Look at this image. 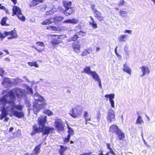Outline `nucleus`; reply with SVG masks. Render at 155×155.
I'll return each mask as SVG.
<instances>
[{"label":"nucleus","instance_id":"16","mask_svg":"<svg viewBox=\"0 0 155 155\" xmlns=\"http://www.w3.org/2000/svg\"><path fill=\"white\" fill-rule=\"evenodd\" d=\"M70 114L72 117L76 118L78 115H80V112L79 111H77L74 108H73L72 111L70 112Z\"/></svg>","mask_w":155,"mask_h":155},{"label":"nucleus","instance_id":"8","mask_svg":"<svg viewBox=\"0 0 155 155\" xmlns=\"http://www.w3.org/2000/svg\"><path fill=\"white\" fill-rule=\"evenodd\" d=\"M54 129L52 127H50L48 126H43L42 127H39L40 132H42L44 135H46L47 136Z\"/></svg>","mask_w":155,"mask_h":155},{"label":"nucleus","instance_id":"46","mask_svg":"<svg viewBox=\"0 0 155 155\" xmlns=\"http://www.w3.org/2000/svg\"><path fill=\"white\" fill-rule=\"evenodd\" d=\"M70 136L69 135H68L67 137L65 138L64 140V143H66L68 142L70 139Z\"/></svg>","mask_w":155,"mask_h":155},{"label":"nucleus","instance_id":"53","mask_svg":"<svg viewBox=\"0 0 155 155\" xmlns=\"http://www.w3.org/2000/svg\"><path fill=\"white\" fill-rule=\"evenodd\" d=\"M111 106L112 108H114L115 107L114 106V101H110Z\"/></svg>","mask_w":155,"mask_h":155},{"label":"nucleus","instance_id":"1","mask_svg":"<svg viewBox=\"0 0 155 155\" xmlns=\"http://www.w3.org/2000/svg\"><path fill=\"white\" fill-rule=\"evenodd\" d=\"M34 98L35 101L33 105V110L34 113L36 114L41 109L46 107L47 103L43 97L38 93L35 94Z\"/></svg>","mask_w":155,"mask_h":155},{"label":"nucleus","instance_id":"42","mask_svg":"<svg viewBox=\"0 0 155 155\" xmlns=\"http://www.w3.org/2000/svg\"><path fill=\"white\" fill-rule=\"evenodd\" d=\"M123 71L127 73L130 75H131V71L130 68H123Z\"/></svg>","mask_w":155,"mask_h":155},{"label":"nucleus","instance_id":"57","mask_svg":"<svg viewBox=\"0 0 155 155\" xmlns=\"http://www.w3.org/2000/svg\"><path fill=\"white\" fill-rule=\"evenodd\" d=\"M46 6L45 5H44L41 6V7L40 9V10L41 11H43L46 9Z\"/></svg>","mask_w":155,"mask_h":155},{"label":"nucleus","instance_id":"2","mask_svg":"<svg viewBox=\"0 0 155 155\" xmlns=\"http://www.w3.org/2000/svg\"><path fill=\"white\" fill-rule=\"evenodd\" d=\"M15 95H16L19 98H21L25 97L26 95L25 92V90L19 88H15L8 91L7 94L4 95V97H5L7 99H12L14 97L15 100Z\"/></svg>","mask_w":155,"mask_h":155},{"label":"nucleus","instance_id":"26","mask_svg":"<svg viewBox=\"0 0 155 155\" xmlns=\"http://www.w3.org/2000/svg\"><path fill=\"white\" fill-rule=\"evenodd\" d=\"M141 71L142 74L140 75L141 77L149 74L150 73V71L149 68H141Z\"/></svg>","mask_w":155,"mask_h":155},{"label":"nucleus","instance_id":"34","mask_svg":"<svg viewBox=\"0 0 155 155\" xmlns=\"http://www.w3.org/2000/svg\"><path fill=\"white\" fill-rule=\"evenodd\" d=\"M17 16L19 20L22 21H25V18L21 13V12L18 14Z\"/></svg>","mask_w":155,"mask_h":155},{"label":"nucleus","instance_id":"48","mask_svg":"<svg viewBox=\"0 0 155 155\" xmlns=\"http://www.w3.org/2000/svg\"><path fill=\"white\" fill-rule=\"evenodd\" d=\"M5 73L4 71L2 69V68H0V75L2 77Z\"/></svg>","mask_w":155,"mask_h":155},{"label":"nucleus","instance_id":"14","mask_svg":"<svg viewBox=\"0 0 155 155\" xmlns=\"http://www.w3.org/2000/svg\"><path fill=\"white\" fill-rule=\"evenodd\" d=\"M120 130L117 125L113 124L110 126L109 131L110 132L117 134V131H119Z\"/></svg>","mask_w":155,"mask_h":155},{"label":"nucleus","instance_id":"25","mask_svg":"<svg viewBox=\"0 0 155 155\" xmlns=\"http://www.w3.org/2000/svg\"><path fill=\"white\" fill-rule=\"evenodd\" d=\"M53 19L52 18H51L49 19H47L41 23L42 25H49L52 23H53Z\"/></svg>","mask_w":155,"mask_h":155},{"label":"nucleus","instance_id":"41","mask_svg":"<svg viewBox=\"0 0 155 155\" xmlns=\"http://www.w3.org/2000/svg\"><path fill=\"white\" fill-rule=\"evenodd\" d=\"M10 82L11 81L8 78H4L3 81L2 83V84L5 83H10Z\"/></svg>","mask_w":155,"mask_h":155},{"label":"nucleus","instance_id":"30","mask_svg":"<svg viewBox=\"0 0 155 155\" xmlns=\"http://www.w3.org/2000/svg\"><path fill=\"white\" fill-rule=\"evenodd\" d=\"M63 4L64 6L66 9L71 7V1L68 2L66 1H64L63 2Z\"/></svg>","mask_w":155,"mask_h":155},{"label":"nucleus","instance_id":"10","mask_svg":"<svg viewBox=\"0 0 155 155\" xmlns=\"http://www.w3.org/2000/svg\"><path fill=\"white\" fill-rule=\"evenodd\" d=\"M55 127L58 130L61 131L64 130V126L63 124L62 121L61 120H58L54 122Z\"/></svg>","mask_w":155,"mask_h":155},{"label":"nucleus","instance_id":"60","mask_svg":"<svg viewBox=\"0 0 155 155\" xmlns=\"http://www.w3.org/2000/svg\"><path fill=\"white\" fill-rule=\"evenodd\" d=\"M117 47L115 49V52L116 54V55L118 56V57H120V56L119 55V54L117 53Z\"/></svg>","mask_w":155,"mask_h":155},{"label":"nucleus","instance_id":"13","mask_svg":"<svg viewBox=\"0 0 155 155\" xmlns=\"http://www.w3.org/2000/svg\"><path fill=\"white\" fill-rule=\"evenodd\" d=\"M74 12V7H71L70 8H66L65 10L63 11L64 14L67 16L71 15Z\"/></svg>","mask_w":155,"mask_h":155},{"label":"nucleus","instance_id":"39","mask_svg":"<svg viewBox=\"0 0 155 155\" xmlns=\"http://www.w3.org/2000/svg\"><path fill=\"white\" fill-rule=\"evenodd\" d=\"M28 65L31 66H34L35 67H38V64H37L36 62H28Z\"/></svg>","mask_w":155,"mask_h":155},{"label":"nucleus","instance_id":"33","mask_svg":"<svg viewBox=\"0 0 155 155\" xmlns=\"http://www.w3.org/2000/svg\"><path fill=\"white\" fill-rule=\"evenodd\" d=\"M41 144H40L36 146L33 151L34 153L35 154H38L40 152Z\"/></svg>","mask_w":155,"mask_h":155},{"label":"nucleus","instance_id":"17","mask_svg":"<svg viewBox=\"0 0 155 155\" xmlns=\"http://www.w3.org/2000/svg\"><path fill=\"white\" fill-rule=\"evenodd\" d=\"M80 44L79 42L74 43L73 45V48L74 51L77 53H79L80 52Z\"/></svg>","mask_w":155,"mask_h":155},{"label":"nucleus","instance_id":"11","mask_svg":"<svg viewBox=\"0 0 155 155\" xmlns=\"http://www.w3.org/2000/svg\"><path fill=\"white\" fill-rule=\"evenodd\" d=\"M47 116H41L38 118V123L39 125V127H42L44 126L46 121Z\"/></svg>","mask_w":155,"mask_h":155},{"label":"nucleus","instance_id":"40","mask_svg":"<svg viewBox=\"0 0 155 155\" xmlns=\"http://www.w3.org/2000/svg\"><path fill=\"white\" fill-rule=\"evenodd\" d=\"M47 29H51V30H52L54 31H56L57 30V28L55 26H49L47 27Z\"/></svg>","mask_w":155,"mask_h":155},{"label":"nucleus","instance_id":"44","mask_svg":"<svg viewBox=\"0 0 155 155\" xmlns=\"http://www.w3.org/2000/svg\"><path fill=\"white\" fill-rule=\"evenodd\" d=\"M78 35H79L80 36H83L85 35L86 33L85 32H83L82 31H80L78 32L77 33Z\"/></svg>","mask_w":155,"mask_h":155},{"label":"nucleus","instance_id":"64","mask_svg":"<svg viewBox=\"0 0 155 155\" xmlns=\"http://www.w3.org/2000/svg\"><path fill=\"white\" fill-rule=\"evenodd\" d=\"M128 64L127 63H125L124 65V68H128Z\"/></svg>","mask_w":155,"mask_h":155},{"label":"nucleus","instance_id":"15","mask_svg":"<svg viewBox=\"0 0 155 155\" xmlns=\"http://www.w3.org/2000/svg\"><path fill=\"white\" fill-rule=\"evenodd\" d=\"M94 16L97 18L98 20L102 21L104 19V17L102 16L101 13L96 9H94Z\"/></svg>","mask_w":155,"mask_h":155},{"label":"nucleus","instance_id":"49","mask_svg":"<svg viewBox=\"0 0 155 155\" xmlns=\"http://www.w3.org/2000/svg\"><path fill=\"white\" fill-rule=\"evenodd\" d=\"M88 54V53L85 50L82 52L81 54V55L82 56H84L87 55Z\"/></svg>","mask_w":155,"mask_h":155},{"label":"nucleus","instance_id":"37","mask_svg":"<svg viewBox=\"0 0 155 155\" xmlns=\"http://www.w3.org/2000/svg\"><path fill=\"white\" fill-rule=\"evenodd\" d=\"M68 135H69L71 136V135H72L74 134V130L68 125Z\"/></svg>","mask_w":155,"mask_h":155},{"label":"nucleus","instance_id":"28","mask_svg":"<svg viewBox=\"0 0 155 155\" xmlns=\"http://www.w3.org/2000/svg\"><path fill=\"white\" fill-rule=\"evenodd\" d=\"M60 149L59 150L60 154V155H64V152L68 149V148L63 145H60Z\"/></svg>","mask_w":155,"mask_h":155},{"label":"nucleus","instance_id":"62","mask_svg":"<svg viewBox=\"0 0 155 155\" xmlns=\"http://www.w3.org/2000/svg\"><path fill=\"white\" fill-rule=\"evenodd\" d=\"M110 153L113 155H116L112 149H110Z\"/></svg>","mask_w":155,"mask_h":155},{"label":"nucleus","instance_id":"9","mask_svg":"<svg viewBox=\"0 0 155 155\" xmlns=\"http://www.w3.org/2000/svg\"><path fill=\"white\" fill-rule=\"evenodd\" d=\"M115 114L114 111L110 109L109 110L107 116V120L109 123H111L115 120Z\"/></svg>","mask_w":155,"mask_h":155},{"label":"nucleus","instance_id":"35","mask_svg":"<svg viewBox=\"0 0 155 155\" xmlns=\"http://www.w3.org/2000/svg\"><path fill=\"white\" fill-rule=\"evenodd\" d=\"M78 37H79L78 36V35L76 33L74 35L72 36L71 38L69 39L68 40V42H70L71 41H75L76 40H77L78 38Z\"/></svg>","mask_w":155,"mask_h":155},{"label":"nucleus","instance_id":"5","mask_svg":"<svg viewBox=\"0 0 155 155\" xmlns=\"http://www.w3.org/2000/svg\"><path fill=\"white\" fill-rule=\"evenodd\" d=\"M82 72H84L91 76L92 78L96 81L100 79L99 75L97 72L95 71H92L91 70V68H84Z\"/></svg>","mask_w":155,"mask_h":155},{"label":"nucleus","instance_id":"50","mask_svg":"<svg viewBox=\"0 0 155 155\" xmlns=\"http://www.w3.org/2000/svg\"><path fill=\"white\" fill-rule=\"evenodd\" d=\"M25 105H26V107H27L29 108L30 107L31 104H30V102L29 101H26L25 102Z\"/></svg>","mask_w":155,"mask_h":155},{"label":"nucleus","instance_id":"32","mask_svg":"<svg viewBox=\"0 0 155 155\" xmlns=\"http://www.w3.org/2000/svg\"><path fill=\"white\" fill-rule=\"evenodd\" d=\"M119 14L122 18H124L127 17V12L120 10L119 12Z\"/></svg>","mask_w":155,"mask_h":155},{"label":"nucleus","instance_id":"12","mask_svg":"<svg viewBox=\"0 0 155 155\" xmlns=\"http://www.w3.org/2000/svg\"><path fill=\"white\" fill-rule=\"evenodd\" d=\"M11 113L14 116L18 118H21L24 117V114L23 111H18L16 110H11Z\"/></svg>","mask_w":155,"mask_h":155},{"label":"nucleus","instance_id":"21","mask_svg":"<svg viewBox=\"0 0 155 155\" xmlns=\"http://www.w3.org/2000/svg\"><path fill=\"white\" fill-rule=\"evenodd\" d=\"M78 21V20L77 19L72 18L71 19H68L65 20L64 21H63V23H67L75 24H77Z\"/></svg>","mask_w":155,"mask_h":155},{"label":"nucleus","instance_id":"59","mask_svg":"<svg viewBox=\"0 0 155 155\" xmlns=\"http://www.w3.org/2000/svg\"><path fill=\"white\" fill-rule=\"evenodd\" d=\"M97 82L98 83L99 87L100 88H101L102 87V85H101V79L98 81Z\"/></svg>","mask_w":155,"mask_h":155},{"label":"nucleus","instance_id":"51","mask_svg":"<svg viewBox=\"0 0 155 155\" xmlns=\"http://www.w3.org/2000/svg\"><path fill=\"white\" fill-rule=\"evenodd\" d=\"M124 32L125 33H127L129 34H131L132 33V31L131 30H126L124 31Z\"/></svg>","mask_w":155,"mask_h":155},{"label":"nucleus","instance_id":"22","mask_svg":"<svg viewBox=\"0 0 155 155\" xmlns=\"http://www.w3.org/2000/svg\"><path fill=\"white\" fill-rule=\"evenodd\" d=\"M128 37L127 35H121L118 37V40L120 42H125L127 41Z\"/></svg>","mask_w":155,"mask_h":155},{"label":"nucleus","instance_id":"38","mask_svg":"<svg viewBox=\"0 0 155 155\" xmlns=\"http://www.w3.org/2000/svg\"><path fill=\"white\" fill-rule=\"evenodd\" d=\"M44 113L49 116H51L53 113L51 111L48 109H46L44 110Z\"/></svg>","mask_w":155,"mask_h":155},{"label":"nucleus","instance_id":"61","mask_svg":"<svg viewBox=\"0 0 155 155\" xmlns=\"http://www.w3.org/2000/svg\"><path fill=\"white\" fill-rule=\"evenodd\" d=\"M100 153L99 154V155H109V152H107L105 155H104L103 153V152L101 151H100Z\"/></svg>","mask_w":155,"mask_h":155},{"label":"nucleus","instance_id":"7","mask_svg":"<svg viewBox=\"0 0 155 155\" xmlns=\"http://www.w3.org/2000/svg\"><path fill=\"white\" fill-rule=\"evenodd\" d=\"M8 35H10V37H8V39H12L18 37V35L15 30L11 31H5L4 34L0 33V37L2 39L4 38L6 36Z\"/></svg>","mask_w":155,"mask_h":155},{"label":"nucleus","instance_id":"4","mask_svg":"<svg viewBox=\"0 0 155 155\" xmlns=\"http://www.w3.org/2000/svg\"><path fill=\"white\" fill-rule=\"evenodd\" d=\"M5 97L3 96L0 99V104L3 106V109L2 111V114L0 117V119L2 120L3 118L6 117L8 113L11 112V111L8 110L7 107L6 108L5 105L7 103V99Z\"/></svg>","mask_w":155,"mask_h":155},{"label":"nucleus","instance_id":"3","mask_svg":"<svg viewBox=\"0 0 155 155\" xmlns=\"http://www.w3.org/2000/svg\"><path fill=\"white\" fill-rule=\"evenodd\" d=\"M12 99H8L7 100V103L6 104L5 106L8 108V110H9L11 111L15 110V109L19 111H23L22 109L23 108V106L21 104L15 105V103L14 97Z\"/></svg>","mask_w":155,"mask_h":155},{"label":"nucleus","instance_id":"63","mask_svg":"<svg viewBox=\"0 0 155 155\" xmlns=\"http://www.w3.org/2000/svg\"><path fill=\"white\" fill-rule=\"evenodd\" d=\"M5 8V7L4 6L2 5L1 4H0V9L4 10Z\"/></svg>","mask_w":155,"mask_h":155},{"label":"nucleus","instance_id":"55","mask_svg":"<svg viewBox=\"0 0 155 155\" xmlns=\"http://www.w3.org/2000/svg\"><path fill=\"white\" fill-rule=\"evenodd\" d=\"M76 110V111H79L80 112V115L81 114V110L80 109V108L79 106H77L76 107H75L74 108Z\"/></svg>","mask_w":155,"mask_h":155},{"label":"nucleus","instance_id":"19","mask_svg":"<svg viewBox=\"0 0 155 155\" xmlns=\"http://www.w3.org/2000/svg\"><path fill=\"white\" fill-rule=\"evenodd\" d=\"M12 11L13 12V14L12 15V16H14V15H17L19 13L21 12V10L20 8L16 6H13Z\"/></svg>","mask_w":155,"mask_h":155},{"label":"nucleus","instance_id":"27","mask_svg":"<svg viewBox=\"0 0 155 155\" xmlns=\"http://www.w3.org/2000/svg\"><path fill=\"white\" fill-rule=\"evenodd\" d=\"M90 17L91 20V21L89 22L90 24L94 28H96L97 27L96 22L94 21L92 16H90Z\"/></svg>","mask_w":155,"mask_h":155},{"label":"nucleus","instance_id":"47","mask_svg":"<svg viewBox=\"0 0 155 155\" xmlns=\"http://www.w3.org/2000/svg\"><path fill=\"white\" fill-rule=\"evenodd\" d=\"M125 57L126 59L129 58V55L130 54V53L129 50L124 51Z\"/></svg>","mask_w":155,"mask_h":155},{"label":"nucleus","instance_id":"52","mask_svg":"<svg viewBox=\"0 0 155 155\" xmlns=\"http://www.w3.org/2000/svg\"><path fill=\"white\" fill-rule=\"evenodd\" d=\"M27 90L29 92H30V93L31 94H33V90L30 87L28 86L27 87Z\"/></svg>","mask_w":155,"mask_h":155},{"label":"nucleus","instance_id":"31","mask_svg":"<svg viewBox=\"0 0 155 155\" xmlns=\"http://www.w3.org/2000/svg\"><path fill=\"white\" fill-rule=\"evenodd\" d=\"M143 123V121L142 120V117L141 116L139 115L136 120V124L141 125Z\"/></svg>","mask_w":155,"mask_h":155},{"label":"nucleus","instance_id":"18","mask_svg":"<svg viewBox=\"0 0 155 155\" xmlns=\"http://www.w3.org/2000/svg\"><path fill=\"white\" fill-rule=\"evenodd\" d=\"M52 18L53 19V23L58 25H61L60 22L64 19V17L59 16Z\"/></svg>","mask_w":155,"mask_h":155},{"label":"nucleus","instance_id":"43","mask_svg":"<svg viewBox=\"0 0 155 155\" xmlns=\"http://www.w3.org/2000/svg\"><path fill=\"white\" fill-rule=\"evenodd\" d=\"M37 46L44 48L45 46L44 43L42 42H37L36 43Z\"/></svg>","mask_w":155,"mask_h":155},{"label":"nucleus","instance_id":"29","mask_svg":"<svg viewBox=\"0 0 155 155\" xmlns=\"http://www.w3.org/2000/svg\"><path fill=\"white\" fill-rule=\"evenodd\" d=\"M115 95L114 94H106L104 96V97L107 98H107H109V101H113V99L114 98Z\"/></svg>","mask_w":155,"mask_h":155},{"label":"nucleus","instance_id":"23","mask_svg":"<svg viewBox=\"0 0 155 155\" xmlns=\"http://www.w3.org/2000/svg\"><path fill=\"white\" fill-rule=\"evenodd\" d=\"M116 134L120 140H123L125 137V136L124 134L120 130H119V131H118Z\"/></svg>","mask_w":155,"mask_h":155},{"label":"nucleus","instance_id":"36","mask_svg":"<svg viewBox=\"0 0 155 155\" xmlns=\"http://www.w3.org/2000/svg\"><path fill=\"white\" fill-rule=\"evenodd\" d=\"M7 19V18L6 17H4L2 18L1 22V24L2 25L4 26L5 25L6 26L8 25V24H7L5 23Z\"/></svg>","mask_w":155,"mask_h":155},{"label":"nucleus","instance_id":"54","mask_svg":"<svg viewBox=\"0 0 155 155\" xmlns=\"http://www.w3.org/2000/svg\"><path fill=\"white\" fill-rule=\"evenodd\" d=\"M85 50L88 54L91 53L92 52V49L91 48H87Z\"/></svg>","mask_w":155,"mask_h":155},{"label":"nucleus","instance_id":"24","mask_svg":"<svg viewBox=\"0 0 155 155\" xmlns=\"http://www.w3.org/2000/svg\"><path fill=\"white\" fill-rule=\"evenodd\" d=\"M40 131L39 127V128L36 124L34 125L33 127V132L31 133V135L33 136Z\"/></svg>","mask_w":155,"mask_h":155},{"label":"nucleus","instance_id":"56","mask_svg":"<svg viewBox=\"0 0 155 155\" xmlns=\"http://www.w3.org/2000/svg\"><path fill=\"white\" fill-rule=\"evenodd\" d=\"M125 3V2L124 0H120L118 3V5H124Z\"/></svg>","mask_w":155,"mask_h":155},{"label":"nucleus","instance_id":"58","mask_svg":"<svg viewBox=\"0 0 155 155\" xmlns=\"http://www.w3.org/2000/svg\"><path fill=\"white\" fill-rule=\"evenodd\" d=\"M88 114L87 112L86 111H85L84 113V118H85L86 117H87L88 116Z\"/></svg>","mask_w":155,"mask_h":155},{"label":"nucleus","instance_id":"45","mask_svg":"<svg viewBox=\"0 0 155 155\" xmlns=\"http://www.w3.org/2000/svg\"><path fill=\"white\" fill-rule=\"evenodd\" d=\"M101 114L99 112L97 113L96 116V119L98 120V122H99L100 119Z\"/></svg>","mask_w":155,"mask_h":155},{"label":"nucleus","instance_id":"20","mask_svg":"<svg viewBox=\"0 0 155 155\" xmlns=\"http://www.w3.org/2000/svg\"><path fill=\"white\" fill-rule=\"evenodd\" d=\"M43 2V0H33L31 2L30 5V7H32L36 6L39 4L42 3Z\"/></svg>","mask_w":155,"mask_h":155},{"label":"nucleus","instance_id":"6","mask_svg":"<svg viewBox=\"0 0 155 155\" xmlns=\"http://www.w3.org/2000/svg\"><path fill=\"white\" fill-rule=\"evenodd\" d=\"M49 37L52 40L51 41V43L54 47L61 42V39L62 37L61 35H49Z\"/></svg>","mask_w":155,"mask_h":155}]
</instances>
